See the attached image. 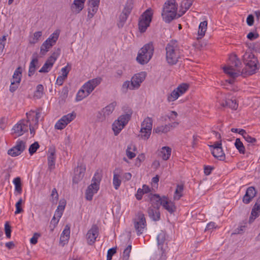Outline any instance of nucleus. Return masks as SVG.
<instances>
[{"label":"nucleus","mask_w":260,"mask_h":260,"mask_svg":"<svg viewBox=\"0 0 260 260\" xmlns=\"http://www.w3.org/2000/svg\"><path fill=\"white\" fill-rule=\"evenodd\" d=\"M166 51V60L170 65L176 64L182 55V51L176 40H172L167 45Z\"/></svg>","instance_id":"f257e3e1"},{"label":"nucleus","mask_w":260,"mask_h":260,"mask_svg":"<svg viewBox=\"0 0 260 260\" xmlns=\"http://www.w3.org/2000/svg\"><path fill=\"white\" fill-rule=\"evenodd\" d=\"M243 60L246 66L241 72V75L243 77L252 75L258 70L257 59L251 52H246L243 55Z\"/></svg>","instance_id":"f03ea898"},{"label":"nucleus","mask_w":260,"mask_h":260,"mask_svg":"<svg viewBox=\"0 0 260 260\" xmlns=\"http://www.w3.org/2000/svg\"><path fill=\"white\" fill-rule=\"evenodd\" d=\"M177 5L175 0H168L165 3L161 16L163 20L167 23L175 18L177 15Z\"/></svg>","instance_id":"7ed1b4c3"},{"label":"nucleus","mask_w":260,"mask_h":260,"mask_svg":"<svg viewBox=\"0 0 260 260\" xmlns=\"http://www.w3.org/2000/svg\"><path fill=\"white\" fill-rule=\"evenodd\" d=\"M26 120L22 119L16 124L12 128V134L15 135V137L22 136L24 133L28 131V123L31 117H34V111H30L26 113Z\"/></svg>","instance_id":"20e7f679"},{"label":"nucleus","mask_w":260,"mask_h":260,"mask_svg":"<svg viewBox=\"0 0 260 260\" xmlns=\"http://www.w3.org/2000/svg\"><path fill=\"white\" fill-rule=\"evenodd\" d=\"M154 52V47L152 42L145 44L139 51L137 61L141 64L147 63L152 58Z\"/></svg>","instance_id":"39448f33"},{"label":"nucleus","mask_w":260,"mask_h":260,"mask_svg":"<svg viewBox=\"0 0 260 260\" xmlns=\"http://www.w3.org/2000/svg\"><path fill=\"white\" fill-rule=\"evenodd\" d=\"M102 177V176L101 173L98 172H95L91 180V184L88 186L86 190L85 194L87 200L91 201L92 199L93 194L96 193L99 189Z\"/></svg>","instance_id":"423d86ee"},{"label":"nucleus","mask_w":260,"mask_h":260,"mask_svg":"<svg viewBox=\"0 0 260 260\" xmlns=\"http://www.w3.org/2000/svg\"><path fill=\"white\" fill-rule=\"evenodd\" d=\"M230 60L232 62V65L224 67L223 68V69L225 73L234 79L241 75L242 72L239 69L235 70L234 69V67L238 68L241 64V63L235 55L230 56Z\"/></svg>","instance_id":"0eeeda50"},{"label":"nucleus","mask_w":260,"mask_h":260,"mask_svg":"<svg viewBox=\"0 0 260 260\" xmlns=\"http://www.w3.org/2000/svg\"><path fill=\"white\" fill-rule=\"evenodd\" d=\"M132 114V111L129 110L126 114L120 116L118 119L113 122L112 129L115 136H117L128 123L131 118Z\"/></svg>","instance_id":"6e6552de"},{"label":"nucleus","mask_w":260,"mask_h":260,"mask_svg":"<svg viewBox=\"0 0 260 260\" xmlns=\"http://www.w3.org/2000/svg\"><path fill=\"white\" fill-rule=\"evenodd\" d=\"M153 10L151 8L147 9L140 16L138 26L140 32H145L149 26L152 21Z\"/></svg>","instance_id":"1a4fd4ad"},{"label":"nucleus","mask_w":260,"mask_h":260,"mask_svg":"<svg viewBox=\"0 0 260 260\" xmlns=\"http://www.w3.org/2000/svg\"><path fill=\"white\" fill-rule=\"evenodd\" d=\"M59 30L57 29L42 44L41 46V53L45 55L55 44L58 39Z\"/></svg>","instance_id":"9d476101"},{"label":"nucleus","mask_w":260,"mask_h":260,"mask_svg":"<svg viewBox=\"0 0 260 260\" xmlns=\"http://www.w3.org/2000/svg\"><path fill=\"white\" fill-rule=\"evenodd\" d=\"M134 225L137 234L138 236L142 234L146 228V221L144 214L139 212L137 217L134 219Z\"/></svg>","instance_id":"9b49d317"},{"label":"nucleus","mask_w":260,"mask_h":260,"mask_svg":"<svg viewBox=\"0 0 260 260\" xmlns=\"http://www.w3.org/2000/svg\"><path fill=\"white\" fill-rule=\"evenodd\" d=\"M188 89V85L186 83H183L175 88L170 94L168 95L167 100L169 102H174L180 96L183 94Z\"/></svg>","instance_id":"f8f14e48"},{"label":"nucleus","mask_w":260,"mask_h":260,"mask_svg":"<svg viewBox=\"0 0 260 260\" xmlns=\"http://www.w3.org/2000/svg\"><path fill=\"white\" fill-rule=\"evenodd\" d=\"M133 6L131 3L127 2L119 17L117 25L119 28L123 27L129 14L131 13Z\"/></svg>","instance_id":"ddd939ff"},{"label":"nucleus","mask_w":260,"mask_h":260,"mask_svg":"<svg viewBox=\"0 0 260 260\" xmlns=\"http://www.w3.org/2000/svg\"><path fill=\"white\" fill-rule=\"evenodd\" d=\"M178 124V122H174L172 123L159 125L153 128V132L158 135L167 134L171 131L173 128L176 127Z\"/></svg>","instance_id":"4468645a"},{"label":"nucleus","mask_w":260,"mask_h":260,"mask_svg":"<svg viewBox=\"0 0 260 260\" xmlns=\"http://www.w3.org/2000/svg\"><path fill=\"white\" fill-rule=\"evenodd\" d=\"M99 235V228L96 224H93L91 229L88 231L86 234V238L87 243L89 245L93 244L96 238Z\"/></svg>","instance_id":"2eb2a0df"},{"label":"nucleus","mask_w":260,"mask_h":260,"mask_svg":"<svg viewBox=\"0 0 260 260\" xmlns=\"http://www.w3.org/2000/svg\"><path fill=\"white\" fill-rule=\"evenodd\" d=\"M146 77V72H141L135 74L131 79L132 84L134 85L136 89H138L141 83L144 81Z\"/></svg>","instance_id":"dca6fc26"},{"label":"nucleus","mask_w":260,"mask_h":260,"mask_svg":"<svg viewBox=\"0 0 260 260\" xmlns=\"http://www.w3.org/2000/svg\"><path fill=\"white\" fill-rule=\"evenodd\" d=\"M100 0H88V18H92L98 10Z\"/></svg>","instance_id":"f3484780"},{"label":"nucleus","mask_w":260,"mask_h":260,"mask_svg":"<svg viewBox=\"0 0 260 260\" xmlns=\"http://www.w3.org/2000/svg\"><path fill=\"white\" fill-rule=\"evenodd\" d=\"M256 193L257 191L254 187L250 186L248 187L243 198V202L246 204H249L255 197Z\"/></svg>","instance_id":"a211bd4d"},{"label":"nucleus","mask_w":260,"mask_h":260,"mask_svg":"<svg viewBox=\"0 0 260 260\" xmlns=\"http://www.w3.org/2000/svg\"><path fill=\"white\" fill-rule=\"evenodd\" d=\"M162 208L170 213H173L176 210V207L174 203L171 201L169 199L166 197L163 196L162 202H161Z\"/></svg>","instance_id":"6ab92c4d"},{"label":"nucleus","mask_w":260,"mask_h":260,"mask_svg":"<svg viewBox=\"0 0 260 260\" xmlns=\"http://www.w3.org/2000/svg\"><path fill=\"white\" fill-rule=\"evenodd\" d=\"M85 171V167L83 166H78L75 170V175L73 178L74 183H78L83 178Z\"/></svg>","instance_id":"aec40b11"},{"label":"nucleus","mask_w":260,"mask_h":260,"mask_svg":"<svg viewBox=\"0 0 260 260\" xmlns=\"http://www.w3.org/2000/svg\"><path fill=\"white\" fill-rule=\"evenodd\" d=\"M148 198L151 204L150 207L159 208L160 206H161V202H162L163 196L161 197L158 194L150 193L148 196Z\"/></svg>","instance_id":"412c9836"},{"label":"nucleus","mask_w":260,"mask_h":260,"mask_svg":"<svg viewBox=\"0 0 260 260\" xmlns=\"http://www.w3.org/2000/svg\"><path fill=\"white\" fill-rule=\"evenodd\" d=\"M159 208L154 207H149L147 209V213L149 217L153 221H158L160 218Z\"/></svg>","instance_id":"4be33fe9"},{"label":"nucleus","mask_w":260,"mask_h":260,"mask_svg":"<svg viewBox=\"0 0 260 260\" xmlns=\"http://www.w3.org/2000/svg\"><path fill=\"white\" fill-rule=\"evenodd\" d=\"M85 0H74L71 6L72 12L76 14L79 13L84 8Z\"/></svg>","instance_id":"5701e85b"},{"label":"nucleus","mask_w":260,"mask_h":260,"mask_svg":"<svg viewBox=\"0 0 260 260\" xmlns=\"http://www.w3.org/2000/svg\"><path fill=\"white\" fill-rule=\"evenodd\" d=\"M49 152V154L48 155V170L51 171L55 168L56 159L55 151L54 149H50Z\"/></svg>","instance_id":"b1692460"},{"label":"nucleus","mask_w":260,"mask_h":260,"mask_svg":"<svg viewBox=\"0 0 260 260\" xmlns=\"http://www.w3.org/2000/svg\"><path fill=\"white\" fill-rule=\"evenodd\" d=\"M121 170L119 168H116L113 172V184L115 189H118L120 186L121 181L120 180V174Z\"/></svg>","instance_id":"393cba45"},{"label":"nucleus","mask_w":260,"mask_h":260,"mask_svg":"<svg viewBox=\"0 0 260 260\" xmlns=\"http://www.w3.org/2000/svg\"><path fill=\"white\" fill-rule=\"evenodd\" d=\"M194 0H183L180 5L179 17L183 15L189 9Z\"/></svg>","instance_id":"a878e982"},{"label":"nucleus","mask_w":260,"mask_h":260,"mask_svg":"<svg viewBox=\"0 0 260 260\" xmlns=\"http://www.w3.org/2000/svg\"><path fill=\"white\" fill-rule=\"evenodd\" d=\"M70 226L67 224L62 232L60 237V242L64 245L67 242L70 238Z\"/></svg>","instance_id":"bb28decb"},{"label":"nucleus","mask_w":260,"mask_h":260,"mask_svg":"<svg viewBox=\"0 0 260 260\" xmlns=\"http://www.w3.org/2000/svg\"><path fill=\"white\" fill-rule=\"evenodd\" d=\"M211 152L213 156L220 160H224L225 156L223 152L222 147H217V149H212Z\"/></svg>","instance_id":"cd10ccee"},{"label":"nucleus","mask_w":260,"mask_h":260,"mask_svg":"<svg viewBox=\"0 0 260 260\" xmlns=\"http://www.w3.org/2000/svg\"><path fill=\"white\" fill-rule=\"evenodd\" d=\"M221 106L223 107H228L233 110H237L238 107V104L235 99H227L224 102L220 104Z\"/></svg>","instance_id":"c85d7f7f"},{"label":"nucleus","mask_w":260,"mask_h":260,"mask_svg":"<svg viewBox=\"0 0 260 260\" xmlns=\"http://www.w3.org/2000/svg\"><path fill=\"white\" fill-rule=\"evenodd\" d=\"M157 240L158 248L164 252L163 246L166 240V233L164 231H161L157 235Z\"/></svg>","instance_id":"c756f323"},{"label":"nucleus","mask_w":260,"mask_h":260,"mask_svg":"<svg viewBox=\"0 0 260 260\" xmlns=\"http://www.w3.org/2000/svg\"><path fill=\"white\" fill-rule=\"evenodd\" d=\"M116 105L117 103L116 102H113L110 103L109 105L103 109L102 112L103 114L105 116H106V117L110 115L114 110Z\"/></svg>","instance_id":"7c9ffc66"},{"label":"nucleus","mask_w":260,"mask_h":260,"mask_svg":"<svg viewBox=\"0 0 260 260\" xmlns=\"http://www.w3.org/2000/svg\"><path fill=\"white\" fill-rule=\"evenodd\" d=\"M41 117V113L39 112H37L36 113L35 123L33 125L32 123H29V128L30 133L34 136L35 134V129L38 127L39 119Z\"/></svg>","instance_id":"2f4dec72"},{"label":"nucleus","mask_w":260,"mask_h":260,"mask_svg":"<svg viewBox=\"0 0 260 260\" xmlns=\"http://www.w3.org/2000/svg\"><path fill=\"white\" fill-rule=\"evenodd\" d=\"M259 214L260 206L254 204L251 210V216L249 218V221L252 222L256 217L259 215Z\"/></svg>","instance_id":"473e14b6"},{"label":"nucleus","mask_w":260,"mask_h":260,"mask_svg":"<svg viewBox=\"0 0 260 260\" xmlns=\"http://www.w3.org/2000/svg\"><path fill=\"white\" fill-rule=\"evenodd\" d=\"M171 148L169 147H163L160 151V155L162 159L164 160H168L171 156Z\"/></svg>","instance_id":"72a5a7b5"},{"label":"nucleus","mask_w":260,"mask_h":260,"mask_svg":"<svg viewBox=\"0 0 260 260\" xmlns=\"http://www.w3.org/2000/svg\"><path fill=\"white\" fill-rule=\"evenodd\" d=\"M22 76V70L21 67L17 68L15 71L11 81H14L15 82L20 83Z\"/></svg>","instance_id":"f704fd0d"},{"label":"nucleus","mask_w":260,"mask_h":260,"mask_svg":"<svg viewBox=\"0 0 260 260\" xmlns=\"http://www.w3.org/2000/svg\"><path fill=\"white\" fill-rule=\"evenodd\" d=\"M128 89L131 90L136 89L134 85L132 84V81H125L123 82L121 86V90L123 93H126Z\"/></svg>","instance_id":"c9c22d12"},{"label":"nucleus","mask_w":260,"mask_h":260,"mask_svg":"<svg viewBox=\"0 0 260 260\" xmlns=\"http://www.w3.org/2000/svg\"><path fill=\"white\" fill-rule=\"evenodd\" d=\"M207 21H204L201 22L199 26L198 36L200 38H202L205 36V32L207 30Z\"/></svg>","instance_id":"e433bc0d"},{"label":"nucleus","mask_w":260,"mask_h":260,"mask_svg":"<svg viewBox=\"0 0 260 260\" xmlns=\"http://www.w3.org/2000/svg\"><path fill=\"white\" fill-rule=\"evenodd\" d=\"M152 119L150 117H146L141 124V128L147 129L152 131Z\"/></svg>","instance_id":"4c0bfd02"},{"label":"nucleus","mask_w":260,"mask_h":260,"mask_svg":"<svg viewBox=\"0 0 260 260\" xmlns=\"http://www.w3.org/2000/svg\"><path fill=\"white\" fill-rule=\"evenodd\" d=\"M54 62L51 61V60L48 58L47 61L45 62L44 64L39 70L40 73H48L50 69L52 68Z\"/></svg>","instance_id":"58836bf2"},{"label":"nucleus","mask_w":260,"mask_h":260,"mask_svg":"<svg viewBox=\"0 0 260 260\" xmlns=\"http://www.w3.org/2000/svg\"><path fill=\"white\" fill-rule=\"evenodd\" d=\"M62 212L63 211L57 210V209H56V210L55 211V214L51 221L50 226H51V224H53V226L51 229L52 230L55 227L56 224H57V223L59 221V219L61 217V216L62 214Z\"/></svg>","instance_id":"ea45409f"},{"label":"nucleus","mask_w":260,"mask_h":260,"mask_svg":"<svg viewBox=\"0 0 260 260\" xmlns=\"http://www.w3.org/2000/svg\"><path fill=\"white\" fill-rule=\"evenodd\" d=\"M38 60L37 58H33L30 64L29 67V71L28 75L29 76H31L33 75L36 71V64L38 63Z\"/></svg>","instance_id":"a19ab883"},{"label":"nucleus","mask_w":260,"mask_h":260,"mask_svg":"<svg viewBox=\"0 0 260 260\" xmlns=\"http://www.w3.org/2000/svg\"><path fill=\"white\" fill-rule=\"evenodd\" d=\"M13 183L15 185V190L19 194L22 193V184L20 177H16L13 180Z\"/></svg>","instance_id":"79ce46f5"},{"label":"nucleus","mask_w":260,"mask_h":260,"mask_svg":"<svg viewBox=\"0 0 260 260\" xmlns=\"http://www.w3.org/2000/svg\"><path fill=\"white\" fill-rule=\"evenodd\" d=\"M183 190V185H178L177 186L175 193L174 195V199L175 200H179L182 197V192Z\"/></svg>","instance_id":"37998d69"},{"label":"nucleus","mask_w":260,"mask_h":260,"mask_svg":"<svg viewBox=\"0 0 260 260\" xmlns=\"http://www.w3.org/2000/svg\"><path fill=\"white\" fill-rule=\"evenodd\" d=\"M87 93V92L85 91V90L82 87L81 89L78 91L76 95V101H80L89 95V94Z\"/></svg>","instance_id":"c03bdc74"},{"label":"nucleus","mask_w":260,"mask_h":260,"mask_svg":"<svg viewBox=\"0 0 260 260\" xmlns=\"http://www.w3.org/2000/svg\"><path fill=\"white\" fill-rule=\"evenodd\" d=\"M235 145L236 148L238 150L240 153H245V147L242 142L240 141V139L237 138L236 139Z\"/></svg>","instance_id":"a18cd8bd"},{"label":"nucleus","mask_w":260,"mask_h":260,"mask_svg":"<svg viewBox=\"0 0 260 260\" xmlns=\"http://www.w3.org/2000/svg\"><path fill=\"white\" fill-rule=\"evenodd\" d=\"M140 132V135L139 136L141 138L144 140H147L151 135V131L141 128Z\"/></svg>","instance_id":"49530a36"},{"label":"nucleus","mask_w":260,"mask_h":260,"mask_svg":"<svg viewBox=\"0 0 260 260\" xmlns=\"http://www.w3.org/2000/svg\"><path fill=\"white\" fill-rule=\"evenodd\" d=\"M44 93V87L42 84L37 85L34 96L37 99H40Z\"/></svg>","instance_id":"de8ad7c7"},{"label":"nucleus","mask_w":260,"mask_h":260,"mask_svg":"<svg viewBox=\"0 0 260 260\" xmlns=\"http://www.w3.org/2000/svg\"><path fill=\"white\" fill-rule=\"evenodd\" d=\"M14 147L17 149L18 152H20V154L25 148V142L21 140H18Z\"/></svg>","instance_id":"09e8293b"},{"label":"nucleus","mask_w":260,"mask_h":260,"mask_svg":"<svg viewBox=\"0 0 260 260\" xmlns=\"http://www.w3.org/2000/svg\"><path fill=\"white\" fill-rule=\"evenodd\" d=\"M76 117V114L74 113H69L66 115L63 116L61 118L63 119L64 121L67 123V125L73 120Z\"/></svg>","instance_id":"8fccbe9b"},{"label":"nucleus","mask_w":260,"mask_h":260,"mask_svg":"<svg viewBox=\"0 0 260 260\" xmlns=\"http://www.w3.org/2000/svg\"><path fill=\"white\" fill-rule=\"evenodd\" d=\"M39 147L40 145L38 142H35L33 144L30 145L28 149V151L30 155H33Z\"/></svg>","instance_id":"3c124183"},{"label":"nucleus","mask_w":260,"mask_h":260,"mask_svg":"<svg viewBox=\"0 0 260 260\" xmlns=\"http://www.w3.org/2000/svg\"><path fill=\"white\" fill-rule=\"evenodd\" d=\"M132 149H134V150L135 149V146L131 144L127 146V149L126 151L127 156L129 159H132L134 157H135L136 156L135 153L131 151V150H132Z\"/></svg>","instance_id":"603ef678"},{"label":"nucleus","mask_w":260,"mask_h":260,"mask_svg":"<svg viewBox=\"0 0 260 260\" xmlns=\"http://www.w3.org/2000/svg\"><path fill=\"white\" fill-rule=\"evenodd\" d=\"M132 250V246L128 245L124 250L123 252V258L125 260H128L129 257L130 253Z\"/></svg>","instance_id":"864d4df0"},{"label":"nucleus","mask_w":260,"mask_h":260,"mask_svg":"<svg viewBox=\"0 0 260 260\" xmlns=\"http://www.w3.org/2000/svg\"><path fill=\"white\" fill-rule=\"evenodd\" d=\"M82 88H84L85 91L87 92V94H90L94 89V88L92 86L90 82L87 81L86 82L83 86Z\"/></svg>","instance_id":"5fc2aeb1"},{"label":"nucleus","mask_w":260,"mask_h":260,"mask_svg":"<svg viewBox=\"0 0 260 260\" xmlns=\"http://www.w3.org/2000/svg\"><path fill=\"white\" fill-rule=\"evenodd\" d=\"M71 70V67L69 66V63H68L67 66L62 68L61 70V72L62 73V77L63 78H67L68 75Z\"/></svg>","instance_id":"6e6d98bb"},{"label":"nucleus","mask_w":260,"mask_h":260,"mask_svg":"<svg viewBox=\"0 0 260 260\" xmlns=\"http://www.w3.org/2000/svg\"><path fill=\"white\" fill-rule=\"evenodd\" d=\"M60 52V49L58 48L56 51H55L52 53L51 55L48 58V59H49L51 60V61H52L54 63L56 60L57 59L58 56H59Z\"/></svg>","instance_id":"4d7b16f0"},{"label":"nucleus","mask_w":260,"mask_h":260,"mask_svg":"<svg viewBox=\"0 0 260 260\" xmlns=\"http://www.w3.org/2000/svg\"><path fill=\"white\" fill-rule=\"evenodd\" d=\"M23 200L22 199V198H20L18 200V201L16 203V205H15V206H16V210L15 212V213L16 214H19L21 212H22L23 211V209L21 207V206L23 203Z\"/></svg>","instance_id":"13d9d810"},{"label":"nucleus","mask_w":260,"mask_h":260,"mask_svg":"<svg viewBox=\"0 0 260 260\" xmlns=\"http://www.w3.org/2000/svg\"><path fill=\"white\" fill-rule=\"evenodd\" d=\"M68 87L67 86L63 87L60 95V98L61 99L62 101H64L65 99L68 97Z\"/></svg>","instance_id":"bf43d9fd"},{"label":"nucleus","mask_w":260,"mask_h":260,"mask_svg":"<svg viewBox=\"0 0 260 260\" xmlns=\"http://www.w3.org/2000/svg\"><path fill=\"white\" fill-rule=\"evenodd\" d=\"M101 81L102 78L100 77H98L89 80V82H90L94 88H95L98 85H99Z\"/></svg>","instance_id":"052dcab7"},{"label":"nucleus","mask_w":260,"mask_h":260,"mask_svg":"<svg viewBox=\"0 0 260 260\" xmlns=\"http://www.w3.org/2000/svg\"><path fill=\"white\" fill-rule=\"evenodd\" d=\"M42 35V31H41L35 32L34 34L33 40L32 41H31L30 43L31 44L36 43L38 42V41L39 40V39L41 38Z\"/></svg>","instance_id":"680f3d73"},{"label":"nucleus","mask_w":260,"mask_h":260,"mask_svg":"<svg viewBox=\"0 0 260 260\" xmlns=\"http://www.w3.org/2000/svg\"><path fill=\"white\" fill-rule=\"evenodd\" d=\"M8 154L11 156L15 157L20 155V152H18L17 149L14 146L8 151Z\"/></svg>","instance_id":"e2e57ef3"},{"label":"nucleus","mask_w":260,"mask_h":260,"mask_svg":"<svg viewBox=\"0 0 260 260\" xmlns=\"http://www.w3.org/2000/svg\"><path fill=\"white\" fill-rule=\"evenodd\" d=\"M243 138L245 139V140L250 144H251L252 145H254V143L256 142V140L255 138H253L251 137L250 135H249L248 134H247Z\"/></svg>","instance_id":"0e129e2a"},{"label":"nucleus","mask_w":260,"mask_h":260,"mask_svg":"<svg viewBox=\"0 0 260 260\" xmlns=\"http://www.w3.org/2000/svg\"><path fill=\"white\" fill-rule=\"evenodd\" d=\"M116 252V248H112L108 250L107 260H111L112 256Z\"/></svg>","instance_id":"69168bd1"},{"label":"nucleus","mask_w":260,"mask_h":260,"mask_svg":"<svg viewBox=\"0 0 260 260\" xmlns=\"http://www.w3.org/2000/svg\"><path fill=\"white\" fill-rule=\"evenodd\" d=\"M20 83H16L14 81H11V85L10 86V91L11 92H15L17 89L18 88V86H19Z\"/></svg>","instance_id":"338daca9"},{"label":"nucleus","mask_w":260,"mask_h":260,"mask_svg":"<svg viewBox=\"0 0 260 260\" xmlns=\"http://www.w3.org/2000/svg\"><path fill=\"white\" fill-rule=\"evenodd\" d=\"M5 233H6V237L8 238H10L11 229V226L10 225H9V224L8 223H6L5 224Z\"/></svg>","instance_id":"774afa93"}]
</instances>
